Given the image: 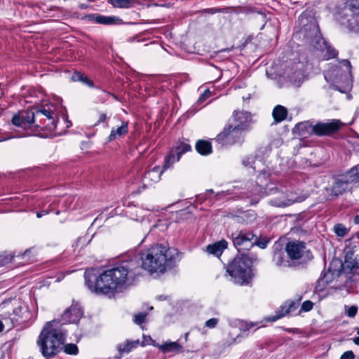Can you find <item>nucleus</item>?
I'll return each mask as SVG.
<instances>
[{"label":"nucleus","instance_id":"30","mask_svg":"<svg viewBox=\"0 0 359 359\" xmlns=\"http://www.w3.org/2000/svg\"><path fill=\"white\" fill-rule=\"evenodd\" d=\"M177 156L171 150L170 154L166 156L163 165V169H168L173 165L174 163L179 161Z\"/></svg>","mask_w":359,"mask_h":359},{"label":"nucleus","instance_id":"50","mask_svg":"<svg viewBox=\"0 0 359 359\" xmlns=\"http://www.w3.org/2000/svg\"><path fill=\"white\" fill-rule=\"evenodd\" d=\"M151 341H152V339L150 337H144V340L142 341V345L148 344Z\"/></svg>","mask_w":359,"mask_h":359},{"label":"nucleus","instance_id":"1","mask_svg":"<svg viewBox=\"0 0 359 359\" xmlns=\"http://www.w3.org/2000/svg\"><path fill=\"white\" fill-rule=\"evenodd\" d=\"M142 268L151 273H163L181 259L178 250L163 244L154 245L142 252ZM138 257L122 260L112 267L98 273L96 269L85 271V284L92 292L107 296L123 292L141 273Z\"/></svg>","mask_w":359,"mask_h":359},{"label":"nucleus","instance_id":"13","mask_svg":"<svg viewBox=\"0 0 359 359\" xmlns=\"http://www.w3.org/2000/svg\"><path fill=\"white\" fill-rule=\"evenodd\" d=\"M304 198L297 196L296 193H282L279 196L271 199L269 203L276 207H286L296 202L303 201Z\"/></svg>","mask_w":359,"mask_h":359},{"label":"nucleus","instance_id":"32","mask_svg":"<svg viewBox=\"0 0 359 359\" xmlns=\"http://www.w3.org/2000/svg\"><path fill=\"white\" fill-rule=\"evenodd\" d=\"M358 313V306L353 305L351 306H345V314L350 317L354 318Z\"/></svg>","mask_w":359,"mask_h":359},{"label":"nucleus","instance_id":"10","mask_svg":"<svg viewBox=\"0 0 359 359\" xmlns=\"http://www.w3.org/2000/svg\"><path fill=\"white\" fill-rule=\"evenodd\" d=\"M285 251L292 263L295 260L301 259H311L312 258L311 252L306 250V245L303 242H289L286 245Z\"/></svg>","mask_w":359,"mask_h":359},{"label":"nucleus","instance_id":"11","mask_svg":"<svg viewBox=\"0 0 359 359\" xmlns=\"http://www.w3.org/2000/svg\"><path fill=\"white\" fill-rule=\"evenodd\" d=\"M285 74L291 83L299 87L306 78L304 63L298 62L288 66Z\"/></svg>","mask_w":359,"mask_h":359},{"label":"nucleus","instance_id":"46","mask_svg":"<svg viewBox=\"0 0 359 359\" xmlns=\"http://www.w3.org/2000/svg\"><path fill=\"white\" fill-rule=\"evenodd\" d=\"M262 322H260V323L256 322L255 323H247L246 324V329L247 330H250L251 327H252L254 326H258Z\"/></svg>","mask_w":359,"mask_h":359},{"label":"nucleus","instance_id":"6","mask_svg":"<svg viewBox=\"0 0 359 359\" xmlns=\"http://www.w3.org/2000/svg\"><path fill=\"white\" fill-rule=\"evenodd\" d=\"M324 76L327 82L334 86L339 87V85L341 84L345 90L348 89L352 83L351 62L348 60H342L338 65L327 70Z\"/></svg>","mask_w":359,"mask_h":359},{"label":"nucleus","instance_id":"28","mask_svg":"<svg viewBox=\"0 0 359 359\" xmlns=\"http://www.w3.org/2000/svg\"><path fill=\"white\" fill-rule=\"evenodd\" d=\"M21 311L20 308L15 309L13 311V315H14L13 317L8 316V317H4L2 318L1 321H3V324H4V327L8 330H11L17 323L18 318L15 317V316L18 314V311Z\"/></svg>","mask_w":359,"mask_h":359},{"label":"nucleus","instance_id":"29","mask_svg":"<svg viewBox=\"0 0 359 359\" xmlns=\"http://www.w3.org/2000/svg\"><path fill=\"white\" fill-rule=\"evenodd\" d=\"M316 38L317 43L320 44V41H323V43L325 47V50H326V53L324 55V57L327 60L334 57L337 55V51L334 48L327 46V44L325 43V41L320 37L316 36Z\"/></svg>","mask_w":359,"mask_h":359},{"label":"nucleus","instance_id":"7","mask_svg":"<svg viewBox=\"0 0 359 359\" xmlns=\"http://www.w3.org/2000/svg\"><path fill=\"white\" fill-rule=\"evenodd\" d=\"M356 182H359V177L355 166L345 174L334 177L327 189L332 196H338L348 189L350 184Z\"/></svg>","mask_w":359,"mask_h":359},{"label":"nucleus","instance_id":"14","mask_svg":"<svg viewBox=\"0 0 359 359\" xmlns=\"http://www.w3.org/2000/svg\"><path fill=\"white\" fill-rule=\"evenodd\" d=\"M252 121L251 114L248 111H235L231 125H233L240 130L246 133L249 129V126Z\"/></svg>","mask_w":359,"mask_h":359},{"label":"nucleus","instance_id":"5","mask_svg":"<svg viewBox=\"0 0 359 359\" xmlns=\"http://www.w3.org/2000/svg\"><path fill=\"white\" fill-rule=\"evenodd\" d=\"M252 261L246 255H237L226 267V271L236 283L243 285L252 278Z\"/></svg>","mask_w":359,"mask_h":359},{"label":"nucleus","instance_id":"9","mask_svg":"<svg viewBox=\"0 0 359 359\" xmlns=\"http://www.w3.org/2000/svg\"><path fill=\"white\" fill-rule=\"evenodd\" d=\"M234 247L240 252L249 250L257 242V236L250 231H240L232 233Z\"/></svg>","mask_w":359,"mask_h":359},{"label":"nucleus","instance_id":"38","mask_svg":"<svg viewBox=\"0 0 359 359\" xmlns=\"http://www.w3.org/2000/svg\"><path fill=\"white\" fill-rule=\"evenodd\" d=\"M147 313H140L134 316V322L137 325L143 323L146 319Z\"/></svg>","mask_w":359,"mask_h":359},{"label":"nucleus","instance_id":"51","mask_svg":"<svg viewBox=\"0 0 359 359\" xmlns=\"http://www.w3.org/2000/svg\"><path fill=\"white\" fill-rule=\"evenodd\" d=\"M240 337H241V335L240 334H238L237 337L234 339H232V342L231 343V344H236V343H238L241 341L240 340Z\"/></svg>","mask_w":359,"mask_h":359},{"label":"nucleus","instance_id":"39","mask_svg":"<svg viewBox=\"0 0 359 359\" xmlns=\"http://www.w3.org/2000/svg\"><path fill=\"white\" fill-rule=\"evenodd\" d=\"M218 322L219 319L217 318H210L205 322V327L210 329L215 328L217 326Z\"/></svg>","mask_w":359,"mask_h":359},{"label":"nucleus","instance_id":"36","mask_svg":"<svg viewBox=\"0 0 359 359\" xmlns=\"http://www.w3.org/2000/svg\"><path fill=\"white\" fill-rule=\"evenodd\" d=\"M313 307V303L310 300H306L303 302L302 304L301 309L299 311V313H300L302 311L303 312H308L310 311Z\"/></svg>","mask_w":359,"mask_h":359},{"label":"nucleus","instance_id":"33","mask_svg":"<svg viewBox=\"0 0 359 359\" xmlns=\"http://www.w3.org/2000/svg\"><path fill=\"white\" fill-rule=\"evenodd\" d=\"M335 233L339 236H344L347 233V229L341 224H337L334 226Z\"/></svg>","mask_w":359,"mask_h":359},{"label":"nucleus","instance_id":"61","mask_svg":"<svg viewBox=\"0 0 359 359\" xmlns=\"http://www.w3.org/2000/svg\"><path fill=\"white\" fill-rule=\"evenodd\" d=\"M356 330H357V334H358V337H359V328H357Z\"/></svg>","mask_w":359,"mask_h":359},{"label":"nucleus","instance_id":"43","mask_svg":"<svg viewBox=\"0 0 359 359\" xmlns=\"http://www.w3.org/2000/svg\"><path fill=\"white\" fill-rule=\"evenodd\" d=\"M255 163V161L253 160V158H248L246 159H244L243 161V164L245 165V166H250V167H253L252 165Z\"/></svg>","mask_w":359,"mask_h":359},{"label":"nucleus","instance_id":"41","mask_svg":"<svg viewBox=\"0 0 359 359\" xmlns=\"http://www.w3.org/2000/svg\"><path fill=\"white\" fill-rule=\"evenodd\" d=\"M210 95V91L209 90H205L199 97L198 99L197 102L198 104H202L208 97H209Z\"/></svg>","mask_w":359,"mask_h":359},{"label":"nucleus","instance_id":"20","mask_svg":"<svg viewBox=\"0 0 359 359\" xmlns=\"http://www.w3.org/2000/svg\"><path fill=\"white\" fill-rule=\"evenodd\" d=\"M128 132V123L126 121H122L121 126L117 128H112L108 137L109 141H113L121 138Z\"/></svg>","mask_w":359,"mask_h":359},{"label":"nucleus","instance_id":"62","mask_svg":"<svg viewBox=\"0 0 359 359\" xmlns=\"http://www.w3.org/2000/svg\"><path fill=\"white\" fill-rule=\"evenodd\" d=\"M111 95L114 97V99L117 100V97L115 95Z\"/></svg>","mask_w":359,"mask_h":359},{"label":"nucleus","instance_id":"34","mask_svg":"<svg viewBox=\"0 0 359 359\" xmlns=\"http://www.w3.org/2000/svg\"><path fill=\"white\" fill-rule=\"evenodd\" d=\"M63 348L67 354L76 355L78 353V347L74 344H68L64 346Z\"/></svg>","mask_w":359,"mask_h":359},{"label":"nucleus","instance_id":"54","mask_svg":"<svg viewBox=\"0 0 359 359\" xmlns=\"http://www.w3.org/2000/svg\"><path fill=\"white\" fill-rule=\"evenodd\" d=\"M6 328L3 324V321L0 320V332L4 330V329Z\"/></svg>","mask_w":359,"mask_h":359},{"label":"nucleus","instance_id":"26","mask_svg":"<svg viewBox=\"0 0 359 359\" xmlns=\"http://www.w3.org/2000/svg\"><path fill=\"white\" fill-rule=\"evenodd\" d=\"M273 117L276 123L284 121L287 115V110L282 105H277L274 107L272 113Z\"/></svg>","mask_w":359,"mask_h":359},{"label":"nucleus","instance_id":"17","mask_svg":"<svg viewBox=\"0 0 359 359\" xmlns=\"http://www.w3.org/2000/svg\"><path fill=\"white\" fill-rule=\"evenodd\" d=\"M162 172L163 171L158 166H156L151 170L147 171L142 180L144 187H149L154 184L159 182Z\"/></svg>","mask_w":359,"mask_h":359},{"label":"nucleus","instance_id":"37","mask_svg":"<svg viewBox=\"0 0 359 359\" xmlns=\"http://www.w3.org/2000/svg\"><path fill=\"white\" fill-rule=\"evenodd\" d=\"M131 344H128V341H126L123 344H120L118 345L117 348L121 354L124 353H129L132 348L130 346Z\"/></svg>","mask_w":359,"mask_h":359},{"label":"nucleus","instance_id":"45","mask_svg":"<svg viewBox=\"0 0 359 359\" xmlns=\"http://www.w3.org/2000/svg\"><path fill=\"white\" fill-rule=\"evenodd\" d=\"M106 118H107L106 114H101L100 115L99 119H98V121H97L96 124L105 121Z\"/></svg>","mask_w":359,"mask_h":359},{"label":"nucleus","instance_id":"18","mask_svg":"<svg viewBox=\"0 0 359 359\" xmlns=\"http://www.w3.org/2000/svg\"><path fill=\"white\" fill-rule=\"evenodd\" d=\"M228 247V242L224 239L215 242L213 244L208 245L206 247V252L212 255L217 257H219L222 255L223 251L226 249Z\"/></svg>","mask_w":359,"mask_h":359},{"label":"nucleus","instance_id":"47","mask_svg":"<svg viewBox=\"0 0 359 359\" xmlns=\"http://www.w3.org/2000/svg\"><path fill=\"white\" fill-rule=\"evenodd\" d=\"M224 9L222 8H220V9H218V8H210L208 10V13H211V14H215L217 12H222Z\"/></svg>","mask_w":359,"mask_h":359},{"label":"nucleus","instance_id":"23","mask_svg":"<svg viewBox=\"0 0 359 359\" xmlns=\"http://www.w3.org/2000/svg\"><path fill=\"white\" fill-rule=\"evenodd\" d=\"M158 348L163 353H178L182 350V346L178 341H167L158 346Z\"/></svg>","mask_w":359,"mask_h":359},{"label":"nucleus","instance_id":"12","mask_svg":"<svg viewBox=\"0 0 359 359\" xmlns=\"http://www.w3.org/2000/svg\"><path fill=\"white\" fill-rule=\"evenodd\" d=\"M83 311L79 304H72L63 313L60 320H57L63 326L67 323H77L81 316Z\"/></svg>","mask_w":359,"mask_h":359},{"label":"nucleus","instance_id":"63","mask_svg":"<svg viewBox=\"0 0 359 359\" xmlns=\"http://www.w3.org/2000/svg\"><path fill=\"white\" fill-rule=\"evenodd\" d=\"M55 213H56V215H59L60 214V210H57Z\"/></svg>","mask_w":359,"mask_h":359},{"label":"nucleus","instance_id":"21","mask_svg":"<svg viewBox=\"0 0 359 359\" xmlns=\"http://www.w3.org/2000/svg\"><path fill=\"white\" fill-rule=\"evenodd\" d=\"M88 20L95 22L102 25H113L116 21L120 20L118 18L112 16H105L100 14H90L86 16Z\"/></svg>","mask_w":359,"mask_h":359},{"label":"nucleus","instance_id":"16","mask_svg":"<svg viewBox=\"0 0 359 359\" xmlns=\"http://www.w3.org/2000/svg\"><path fill=\"white\" fill-rule=\"evenodd\" d=\"M302 297H299L297 302L293 300H289L285 302L283 305L280 307V309L277 314L267 318L266 320L269 322H274L280 318L283 317L286 314L292 313L294 311L299 305V302L301 301Z\"/></svg>","mask_w":359,"mask_h":359},{"label":"nucleus","instance_id":"48","mask_svg":"<svg viewBox=\"0 0 359 359\" xmlns=\"http://www.w3.org/2000/svg\"><path fill=\"white\" fill-rule=\"evenodd\" d=\"M48 211L42 210V211L38 212L36 213V217H37L38 218H40V217H41L42 216H43V215H48Z\"/></svg>","mask_w":359,"mask_h":359},{"label":"nucleus","instance_id":"15","mask_svg":"<svg viewBox=\"0 0 359 359\" xmlns=\"http://www.w3.org/2000/svg\"><path fill=\"white\" fill-rule=\"evenodd\" d=\"M341 124L339 120H332L328 123H318L314 125L315 135L318 136L330 135L338 130Z\"/></svg>","mask_w":359,"mask_h":359},{"label":"nucleus","instance_id":"56","mask_svg":"<svg viewBox=\"0 0 359 359\" xmlns=\"http://www.w3.org/2000/svg\"><path fill=\"white\" fill-rule=\"evenodd\" d=\"M30 252L29 250H27L25 251V252L22 255L23 257H25Z\"/></svg>","mask_w":359,"mask_h":359},{"label":"nucleus","instance_id":"52","mask_svg":"<svg viewBox=\"0 0 359 359\" xmlns=\"http://www.w3.org/2000/svg\"><path fill=\"white\" fill-rule=\"evenodd\" d=\"M353 222L355 224H359V215H357L353 218Z\"/></svg>","mask_w":359,"mask_h":359},{"label":"nucleus","instance_id":"8","mask_svg":"<svg viewBox=\"0 0 359 359\" xmlns=\"http://www.w3.org/2000/svg\"><path fill=\"white\" fill-rule=\"evenodd\" d=\"M245 134V133L238 128L229 123L217 135L215 140L223 146L241 144L244 141Z\"/></svg>","mask_w":359,"mask_h":359},{"label":"nucleus","instance_id":"60","mask_svg":"<svg viewBox=\"0 0 359 359\" xmlns=\"http://www.w3.org/2000/svg\"><path fill=\"white\" fill-rule=\"evenodd\" d=\"M208 193H212V192H213V191H212V189H210V190H208Z\"/></svg>","mask_w":359,"mask_h":359},{"label":"nucleus","instance_id":"22","mask_svg":"<svg viewBox=\"0 0 359 359\" xmlns=\"http://www.w3.org/2000/svg\"><path fill=\"white\" fill-rule=\"evenodd\" d=\"M273 262L280 268H286L293 266L291 260L285 258L284 252L282 250H275L273 256Z\"/></svg>","mask_w":359,"mask_h":359},{"label":"nucleus","instance_id":"55","mask_svg":"<svg viewBox=\"0 0 359 359\" xmlns=\"http://www.w3.org/2000/svg\"><path fill=\"white\" fill-rule=\"evenodd\" d=\"M65 121H66V123H67V125H66V128H69V127H71V126H72V123H71V121H68V120H67V119H65Z\"/></svg>","mask_w":359,"mask_h":359},{"label":"nucleus","instance_id":"58","mask_svg":"<svg viewBox=\"0 0 359 359\" xmlns=\"http://www.w3.org/2000/svg\"><path fill=\"white\" fill-rule=\"evenodd\" d=\"M10 138H11V137H6V138H4V139H0V142L5 141V140H9Z\"/></svg>","mask_w":359,"mask_h":359},{"label":"nucleus","instance_id":"49","mask_svg":"<svg viewBox=\"0 0 359 359\" xmlns=\"http://www.w3.org/2000/svg\"><path fill=\"white\" fill-rule=\"evenodd\" d=\"M128 344H131L130 346L133 349V348L137 347V346L139 344V341L136 340V341H128Z\"/></svg>","mask_w":359,"mask_h":359},{"label":"nucleus","instance_id":"42","mask_svg":"<svg viewBox=\"0 0 359 359\" xmlns=\"http://www.w3.org/2000/svg\"><path fill=\"white\" fill-rule=\"evenodd\" d=\"M354 358H355L354 353L351 351H348L344 352L340 358V359H354Z\"/></svg>","mask_w":359,"mask_h":359},{"label":"nucleus","instance_id":"57","mask_svg":"<svg viewBox=\"0 0 359 359\" xmlns=\"http://www.w3.org/2000/svg\"><path fill=\"white\" fill-rule=\"evenodd\" d=\"M313 32H314L316 34H317V33H318V28H317L316 26H313Z\"/></svg>","mask_w":359,"mask_h":359},{"label":"nucleus","instance_id":"35","mask_svg":"<svg viewBox=\"0 0 359 359\" xmlns=\"http://www.w3.org/2000/svg\"><path fill=\"white\" fill-rule=\"evenodd\" d=\"M330 281V278L329 273H324L323 275L321 274V276L318 281V286L324 287L325 285L328 284Z\"/></svg>","mask_w":359,"mask_h":359},{"label":"nucleus","instance_id":"3","mask_svg":"<svg viewBox=\"0 0 359 359\" xmlns=\"http://www.w3.org/2000/svg\"><path fill=\"white\" fill-rule=\"evenodd\" d=\"M67 334V330L57 320L46 323L36 341L42 355L50 358L60 353L63 349Z\"/></svg>","mask_w":359,"mask_h":359},{"label":"nucleus","instance_id":"53","mask_svg":"<svg viewBox=\"0 0 359 359\" xmlns=\"http://www.w3.org/2000/svg\"><path fill=\"white\" fill-rule=\"evenodd\" d=\"M353 341L355 345L359 346V337H355L353 339Z\"/></svg>","mask_w":359,"mask_h":359},{"label":"nucleus","instance_id":"4","mask_svg":"<svg viewBox=\"0 0 359 359\" xmlns=\"http://www.w3.org/2000/svg\"><path fill=\"white\" fill-rule=\"evenodd\" d=\"M335 20L342 29L359 34V0H349Z\"/></svg>","mask_w":359,"mask_h":359},{"label":"nucleus","instance_id":"59","mask_svg":"<svg viewBox=\"0 0 359 359\" xmlns=\"http://www.w3.org/2000/svg\"><path fill=\"white\" fill-rule=\"evenodd\" d=\"M110 359H121V356H114Z\"/></svg>","mask_w":359,"mask_h":359},{"label":"nucleus","instance_id":"44","mask_svg":"<svg viewBox=\"0 0 359 359\" xmlns=\"http://www.w3.org/2000/svg\"><path fill=\"white\" fill-rule=\"evenodd\" d=\"M267 241H259L258 238H257V242L255 243V245H257L262 249H264L267 246Z\"/></svg>","mask_w":359,"mask_h":359},{"label":"nucleus","instance_id":"31","mask_svg":"<svg viewBox=\"0 0 359 359\" xmlns=\"http://www.w3.org/2000/svg\"><path fill=\"white\" fill-rule=\"evenodd\" d=\"M114 6L118 8H129L131 6L130 0H111Z\"/></svg>","mask_w":359,"mask_h":359},{"label":"nucleus","instance_id":"40","mask_svg":"<svg viewBox=\"0 0 359 359\" xmlns=\"http://www.w3.org/2000/svg\"><path fill=\"white\" fill-rule=\"evenodd\" d=\"M73 79L74 80H79V81H83V83H87L88 86H93V83L92 81H89L86 77H85L83 79V75H80L79 74H76L75 76H73Z\"/></svg>","mask_w":359,"mask_h":359},{"label":"nucleus","instance_id":"64","mask_svg":"<svg viewBox=\"0 0 359 359\" xmlns=\"http://www.w3.org/2000/svg\"><path fill=\"white\" fill-rule=\"evenodd\" d=\"M348 253H347L346 255V258H348Z\"/></svg>","mask_w":359,"mask_h":359},{"label":"nucleus","instance_id":"24","mask_svg":"<svg viewBox=\"0 0 359 359\" xmlns=\"http://www.w3.org/2000/svg\"><path fill=\"white\" fill-rule=\"evenodd\" d=\"M250 188V189L248 191V194L247 195L248 198H252L250 199V203L251 204H256L258 203L259 200V197L257 196H262V187L258 185L257 184H251L248 187V189Z\"/></svg>","mask_w":359,"mask_h":359},{"label":"nucleus","instance_id":"2","mask_svg":"<svg viewBox=\"0 0 359 359\" xmlns=\"http://www.w3.org/2000/svg\"><path fill=\"white\" fill-rule=\"evenodd\" d=\"M57 107L53 103L32 109L22 111L15 114L11 120L12 123L23 129L32 127H46V130L53 132L57 128L58 114Z\"/></svg>","mask_w":359,"mask_h":359},{"label":"nucleus","instance_id":"19","mask_svg":"<svg viewBox=\"0 0 359 359\" xmlns=\"http://www.w3.org/2000/svg\"><path fill=\"white\" fill-rule=\"evenodd\" d=\"M294 130L300 136L306 137L308 135L315 134L314 125L310 121L299 123L295 126Z\"/></svg>","mask_w":359,"mask_h":359},{"label":"nucleus","instance_id":"25","mask_svg":"<svg viewBox=\"0 0 359 359\" xmlns=\"http://www.w3.org/2000/svg\"><path fill=\"white\" fill-rule=\"evenodd\" d=\"M196 149L203 156L209 155L212 151L211 143L206 140H198L196 144Z\"/></svg>","mask_w":359,"mask_h":359},{"label":"nucleus","instance_id":"27","mask_svg":"<svg viewBox=\"0 0 359 359\" xmlns=\"http://www.w3.org/2000/svg\"><path fill=\"white\" fill-rule=\"evenodd\" d=\"M191 149L189 144L185 142H180L177 143L176 146L172 149V151L177 156V158L180 159L182 154L190 151Z\"/></svg>","mask_w":359,"mask_h":359}]
</instances>
